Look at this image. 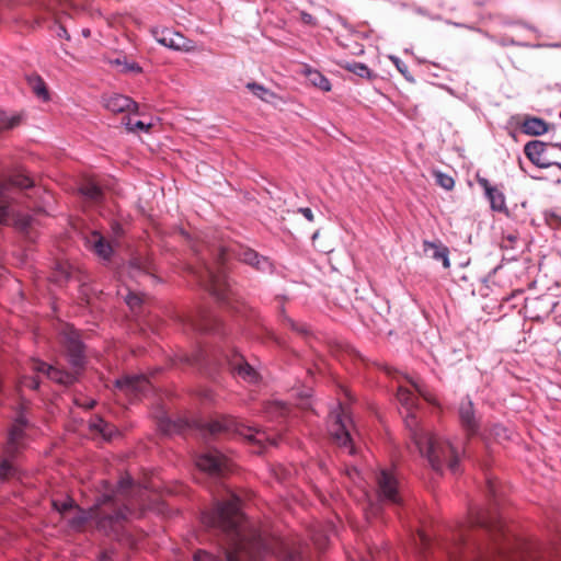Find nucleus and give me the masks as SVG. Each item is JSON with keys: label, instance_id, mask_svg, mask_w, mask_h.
Listing matches in <instances>:
<instances>
[{"label": "nucleus", "instance_id": "obj_1", "mask_svg": "<svg viewBox=\"0 0 561 561\" xmlns=\"http://www.w3.org/2000/svg\"><path fill=\"white\" fill-rule=\"evenodd\" d=\"M240 500L232 495L230 500L218 503L216 510L202 515V522L232 533V549L227 552V561H262L263 551H267L261 534L255 531L247 536L242 526Z\"/></svg>", "mask_w": 561, "mask_h": 561}, {"label": "nucleus", "instance_id": "obj_2", "mask_svg": "<svg viewBox=\"0 0 561 561\" xmlns=\"http://www.w3.org/2000/svg\"><path fill=\"white\" fill-rule=\"evenodd\" d=\"M405 427L421 455L428 460L435 471L440 472L446 466L453 473L459 472L462 450L455 447L449 440L443 439L432 432H425L414 415L409 414L405 417Z\"/></svg>", "mask_w": 561, "mask_h": 561}, {"label": "nucleus", "instance_id": "obj_3", "mask_svg": "<svg viewBox=\"0 0 561 561\" xmlns=\"http://www.w3.org/2000/svg\"><path fill=\"white\" fill-rule=\"evenodd\" d=\"M60 336L61 343L66 347L68 362L72 370L66 371L55 366L47 365L39 359H31L28 363V368L34 373L45 374L50 380L59 385L68 386L76 381L79 371L83 368V345L80 341L78 332L70 325H66Z\"/></svg>", "mask_w": 561, "mask_h": 561}, {"label": "nucleus", "instance_id": "obj_4", "mask_svg": "<svg viewBox=\"0 0 561 561\" xmlns=\"http://www.w3.org/2000/svg\"><path fill=\"white\" fill-rule=\"evenodd\" d=\"M113 507V497L104 494L89 510L76 506L75 515L68 519V524L73 529H80L88 520H95L99 529L107 531L116 523L126 518L127 508L115 511Z\"/></svg>", "mask_w": 561, "mask_h": 561}, {"label": "nucleus", "instance_id": "obj_5", "mask_svg": "<svg viewBox=\"0 0 561 561\" xmlns=\"http://www.w3.org/2000/svg\"><path fill=\"white\" fill-rule=\"evenodd\" d=\"M524 152L538 168L557 167L561 170V144L531 140L525 145Z\"/></svg>", "mask_w": 561, "mask_h": 561}, {"label": "nucleus", "instance_id": "obj_6", "mask_svg": "<svg viewBox=\"0 0 561 561\" xmlns=\"http://www.w3.org/2000/svg\"><path fill=\"white\" fill-rule=\"evenodd\" d=\"M353 422L345 413L341 404H337L330 413L328 419V431L335 444L347 449L348 454H354L352 445Z\"/></svg>", "mask_w": 561, "mask_h": 561}, {"label": "nucleus", "instance_id": "obj_7", "mask_svg": "<svg viewBox=\"0 0 561 561\" xmlns=\"http://www.w3.org/2000/svg\"><path fill=\"white\" fill-rule=\"evenodd\" d=\"M30 424L24 414H19L9 430L8 439L3 447V453L7 456H16L26 447V430Z\"/></svg>", "mask_w": 561, "mask_h": 561}, {"label": "nucleus", "instance_id": "obj_8", "mask_svg": "<svg viewBox=\"0 0 561 561\" xmlns=\"http://www.w3.org/2000/svg\"><path fill=\"white\" fill-rule=\"evenodd\" d=\"M199 470L209 476H220L230 469L229 460L217 450H210L196 458Z\"/></svg>", "mask_w": 561, "mask_h": 561}, {"label": "nucleus", "instance_id": "obj_9", "mask_svg": "<svg viewBox=\"0 0 561 561\" xmlns=\"http://www.w3.org/2000/svg\"><path fill=\"white\" fill-rule=\"evenodd\" d=\"M157 42L174 50L190 51L194 48L193 42L172 28H162L153 32Z\"/></svg>", "mask_w": 561, "mask_h": 561}, {"label": "nucleus", "instance_id": "obj_10", "mask_svg": "<svg viewBox=\"0 0 561 561\" xmlns=\"http://www.w3.org/2000/svg\"><path fill=\"white\" fill-rule=\"evenodd\" d=\"M459 421L468 437L477 434L479 422L476 417L473 403L470 400L462 401L458 409Z\"/></svg>", "mask_w": 561, "mask_h": 561}, {"label": "nucleus", "instance_id": "obj_11", "mask_svg": "<svg viewBox=\"0 0 561 561\" xmlns=\"http://www.w3.org/2000/svg\"><path fill=\"white\" fill-rule=\"evenodd\" d=\"M238 260L263 273L273 271V263L267 256L260 255L256 251L242 248L237 254Z\"/></svg>", "mask_w": 561, "mask_h": 561}, {"label": "nucleus", "instance_id": "obj_12", "mask_svg": "<svg viewBox=\"0 0 561 561\" xmlns=\"http://www.w3.org/2000/svg\"><path fill=\"white\" fill-rule=\"evenodd\" d=\"M85 245L93 251L100 259L110 260L113 254V248L99 231H92L85 237Z\"/></svg>", "mask_w": 561, "mask_h": 561}, {"label": "nucleus", "instance_id": "obj_13", "mask_svg": "<svg viewBox=\"0 0 561 561\" xmlns=\"http://www.w3.org/2000/svg\"><path fill=\"white\" fill-rule=\"evenodd\" d=\"M479 185L484 190V193L491 204V208L495 211H504L506 210V203L504 194L495 186L491 185V183L484 179H478Z\"/></svg>", "mask_w": 561, "mask_h": 561}, {"label": "nucleus", "instance_id": "obj_14", "mask_svg": "<svg viewBox=\"0 0 561 561\" xmlns=\"http://www.w3.org/2000/svg\"><path fill=\"white\" fill-rule=\"evenodd\" d=\"M230 367L232 373L241 378L242 380L253 383L257 381V373L256 370L249 365L242 356H236L230 362Z\"/></svg>", "mask_w": 561, "mask_h": 561}, {"label": "nucleus", "instance_id": "obj_15", "mask_svg": "<svg viewBox=\"0 0 561 561\" xmlns=\"http://www.w3.org/2000/svg\"><path fill=\"white\" fill-rule=\"evenodd\" d=\"M115 386L126 393H138L145 391L149 381L145 376H126L115 381Z\"/></svg>", "mask_w": 561, "mask_h": 561}, {"label": "nucleus", "instance_id": "obj_16", "mask_svg": "<svg viewBox=\"0 0 561 561\" xmlns=\"http://www.w3.org/2000/svg\"><path fill=\"white\" fill-rule=\"evenodd\" d=\"M105 107L113 113H123L125 111H137L138 105L128 96L122 94H113L105 99Z\"/></svg>", "mask_w": 561, "mask_h": 561}, {"label": "nucleus", "instance_id": "obj_17", "mask_svg": "<svg viewBox=\"0 0 561 561\" xmlns=\"http://www.w3.org/2000/svg\"><path fill=\"white\" fill-rule=\"evenodd\" d=\"M4 185L0 184V197L3 194ZM0 224L3 225H14L20 229H25L30 225V218L27 216L23 217H14L11 211L9 210L8 206L0 205Z\"/></svg>", "mask_w": 561, "mask_h": 561}, {"label": "nucleus", "instance_id": "obj_18", "mask_svg": "<svg viewBox=\"0 0 561 561\" xmlns=\"http://www.w3.org/2000/svg\"><path fill=\"white\" fill-rule=\"evenodd\" d=\"M205 286L219 299H224L226 297L227 284L224 275L207 271V280H205Z\"/></svg>", "mask_w": 561, "mask_h": 561}, {"label": "nucleus", "instance_id": "obj_19", "mask_svg": "<svg viewBox=\"0 0 561 561\" xmlns=\"http://www.w3.org/2000/svg\"><path fill=\"white\" fill-rule=\"evenodd\" d=\"M302 73L313 87L323 92H329L331 90L330 81L319 70L306 66Z\"/></svg>", "mask_w": 561, "mask_h": 561}, {"label": "nucleus", "instance_id": "obj_20", "mask_svg": "<svg viewBox=\"0 0 561 561\" xmlns=\"http://www.w3.org/2000/svg\"><path fill=\"white\" fill-rule=\"evenodd\" d=\"M423 250H424V252H428L430 250H432L433 259H435L436 261H440L445 268H448L450 266L449 250L447 247L437 244L432 241H424Z\"/></svg>", "mask_w": 561, "mask_h": 561}, {"label": "nucleus", "instance_id": "obj_21", "mask_svg": "<svg viewBox=\"0 0 561 561\" xmlns=\"http://www.w3.org/2000/svg\"><path fill=\"white\" fill-rule=\"evenodd\" d=\"M522 130L527 135L539 136L548 130V125L541 118L527 117L522 124Z\"/></svg>", "mask_w": 561, "mask_h": 561}, {"label": "nucleus", "instance_id": "obj_22", "mask_svg": "<svg viewBox=\"0 0 561 561\" xmlns=\"http://www.w3.org/2000/svg\"><path fill=\"white\" fill-rule=\"evenodd\" d=\"M397 398L402 407L405 408L407 413L404 419L411 414L416 417V415L412 412V409L415 407L416 397L407 388L399 387L397 392Z\"/></svg>", "mask_w": 561, "mask_h": 561}, {"label": "nucleus", "instance_id": "obj_23", "mask_svg": "<svg viewBox=\"0 0 561 561\" xmlns=\"http://www.w3.org/2000/svg\"><path fill=\"white\" fill-rule=\"evenodd\" d=\"M28 84L33 93L44 102L50 100V95L45 81L39 76H32L28 78Z\"/></svg>", "mask_w": 561, "mask_h": 561}, {"label": "nucleus", "instance_id": "obj_24", "mask_svg": "<svg viewBox=\"0 0 561 561\" xmlns=\"http://www.w3.org/2000/svg\"><path fill=\"white\" fill-rule=\"evenodd\" d=\"M388 504H400L402 502L400 495V484L397 478L388 471Z\"/></svg>", "mask_w": 561, "mask_h": 561}, {"label": "nucleus", "instance_id": "obj_25", "mask_svg": "<svg viewBox=\"0 0 561 561\" xmlns=\"http://www.w3.org/2000/svg\"><path fill=\"white\" fill-rule=\"evenodd\" d=\"M264 411L272 419L282 417L288 413V407L280 401L274 400L265 404Z\"/></svg>", "mask_w": 561, "mask_h": 561}, {"label": "nucleus", "instance_id": "obj_26", "mask_svg": "<svg viewBox=\"0 0 561 561\" xmlns=\"http://www.w3.org/2000/svg\"><path fill=\"white\" fill-rule=\"evenodd\" d=\"M15 456H7L3 453V457L0 458V478L1 479H5V478H9V477L13 476L15 469H14V466L12 463V459Z\"/></svg>", "mask_w": 561, "mask_h": 561}, {"label": "nucleus", "instance_id": "obj_27", "mask_svg": "<svg viewBox=\"0 0 561 561\" xmlns=\"http://www.w3.org/2000/svg\"><path fill=\"white\" fill-rule=\"evenodd\" d=\"M247 88L252 91V93L254 95H256L257 98H260L261 100L263 101H267V99L270 96H273V93L266 89L265 87L259 84V83H255V82H250L247 84Z\"/></svg>", "mask_w": 561, "mask_h": 561}, {"label": "nucleus", "instance_id": "obj_28", "mask_svg": "<svg viewBox=\"0 0 561 561\" xmlns=\"http://www.w3.org/2000/svg\"><path fill=\"white\" fill-rule=\"evenodd\" d=\"M10 184L13 186H18L21 188H28L33 185V181L28 178V175L24 173H16L10 178Z\"/></svg>", "mask_w": 561, "mask_h": 561}, {"label": "nucleus", "instance_id": "obj_29", "mask_svg": "<svg viewBox=\"0 0 561 561\" xmlns=\"http://www.w3.org/2000/svg\"><path fill=\"white\" fill-rule=\"evenodd\" d=\"M53 506L57 512L64 515L67 512L73 510L77 505L72 499L66 497L62 501L53 500Z\"/></svg>", "mask_w": 561, "mask_h": 561}, {"label": "nucleus", "instance_id": "obj_30", "mask_svg": "<svg viewBox=\"0 0 561 561\" xmlns=\"http://www.w3.org/2000/svg\"><path fill=\"white\" fill-rule=\"evenodd\" d=\"M80 192L82 195L93 201L99 199L101 196V188L94 183H88L81 186Z\"/></svg>", "mask_w": 561, "mask_h": 561}, {"label": "nucleus", "instance_id": "obj_31", "mask_svg": "<svg viewBox=\"0 0 561 561\" xmlns=\"http://www.w3.org/2000/svg\"><path fill=\"white\" fill-rule=\"evenodd\" d=\"M21 122V117L19 115L7 116L4 113H0V127L1 128H13L18 126Z\"/></svg>", "mask_w": 561, "mask_h": 561}, {"label": "nucleus", "instance_id": "obj_32", "mask_svg": "<svg viewBox=\"0 0 561 561\" xmlns=\"http://www.w3.org/2000/svg\"><path fill=\"white\" fill-rule=\"evenodd\" d=\"M124 125L126 126V129L128 131H136V130H144L148 131L151 127V124H145L142 121H136L134 122L131 118H127L126 122H124Z\"/></svg>", "mask_w": 561, "mask_h": 561}, {"label": "nucleus", "instance_id": "obj_33", "mask_svg": "<svg viewBox=\"0 0 561 561\" xmlns=\"http://www.w3.org/2000/svg\"><path fill=\"white\" fill-rule=\"evenodd\" d=\"M518 234L515 233V232H508L506 234L503 236L502 238V241H501V247L503 249H515L516 245H517V242H518Z\"/></svg>", "mask_w": 561, "mask_h": 561}, {"label": "nucleus", "instance_id": "obj_34", "mask_svg": "<svg viewBox=\"0 0 561 561\" xmlns=\"http://www.w3.org/2000/svg\"><path fill=\"white\" fill-rule=\"evenodd\" d=\"M470 523L472 525H478L485 528H493V523L488 519L484 515H480V513H477V516H473V513H471Z\"/></svg>", "mask_w": 561, "mask_h": 561}, {"label": "nucleus", "instance_id": "obj_35", "mask_svg": "<svg viewBox=\"0 0 561 561\" xmlns=\"http://www.w3.org/2000/svg\"><path fill=\"white\" fill-rule=\"evenodd\" d=\"M415 390L430 403L437 405L438 402L435 398V396L428 391L423 385L413 383Z\"/></svg>", "mask_w": 561, "mask_h": 561}, {"label": "nucleus", "instance_id": "obj_36", "mask_svg": "<svg viewBox=\"0 0 561 561\" xmlns=\"http://www.w3.org/2000/svg\"><path fill=\"white\" fill-rule=\"evenodd\" d=\"M19 387L20 388L25 387V388L36 390L39 387V381H38L37 377L23 376L19 381Z\"/></svg>", "mask_w": 561, "mask_h": 561}, {"label": "nucleus", "instance_id": "obj_37", "mask_svg": "<svg viewBox=\"0 0 561 561\" xmlns=\"http://www.w3.org/2000/svg\"><path fill=\"white\" fill-rule=\"evenodd\" d=\"M436 180L437 183L445 190H451L455 185V181L451 176L440 172L436 174Z\"/></svg>", "mask_w": 561, "mask_h": 561}, {"label": "nucleus", "instance_id": "obj_38", "mask_svg": "<svg viewBox=\"0 0 561 561\" xmlns=\"http://www.w3.org/2000/svg\"><path fill=\"white\" fill-rule=\"evenodd\" d=\"M417 545H420V550L422 553H424L431 543L430 537L425 534L423 530L417 531Z\"/></svg>", "mask_w": 561, "mask_h": 561}, {"label": "nucleus", "instance_id": "obj_39", "mask_svg": "<svg viewBox=\"0 0 561 561\" xmlns=\"http://www.w3.org/2000/svg\"><path fill=\"white\" fill-rule=\"evenodd\" d=\"M218 557L208 553L205 550H198L194 554V561H218Z\"/></svg>", "mask_w": 561, "mask_h": 561}, {"label": "nucleus", "instance_id": "obj_40", "mask_svg": "<svg viewBox=\"0 0 561 561\" xmlns=\"http://www.w3.org/2000/svg\"><path fill=\"white\" fill-rule=\"evenodd\" d=\"M125 301L131 309H135L140 306L141 298L137 294L128 293L125 297Z\"/></svg>", "mask_w": 561, "mask_h": 561}, {"label": "nucleus", "instance_id": "obj_41", "mask_svg": "<svg viewBox=\"0 0 561 561\" xmlns=\"http://www.w3.org/2000/svg\"><path fill=\"white\" fill-rule=\"evenodd\" d=\"M300 20L307 24V25H311V26H316L317 25V20L314 19V16L308 12H300Z\"/></svg>", "mask_w": 561, "mask_h": 561}, {"label": "nucleus", "instance_id": "obj_42", "mask_svg": "<svg viewBox=\"0 0 561 561\" xmlns=\"http://www.w3.org/2000/svg\"><path fill=\"white\" fill-rule=\"evenodd\" d=\"M390 59L396 64L398 70L404 76L408 77V66L401 64L398 58L390 56Z\"/></svg>", "mask_w": 561, "mask_h": 561}, {"label": "nucleus", "instance_id": "obj_43", "mask_svg": "<svg viewBox=\"0 0 561 561\" xmlns=\"http://www.w3.org/2000/svg\"><path fill=\"white\" fill-rule=\"evenodd\" d=\"M298 213H300L310 222L313 221V219H314L313 213H312L311 208H309V207L299 208Z\"/></svg>", "mask_w": 561, "mask_h": 561}, {"label": "nucleus", "instance_id": "obj_44", "mask_svg": "<svg viewBox=\"0 0 561 561\" xmlns=\"http://www.w3.org/2000/svg\"><path fill=\"white\" fill-rule=\"evenodd\" d=\"M355 73L359 75V76H364L365 73L368 72V69L365 65L363 64H356L354 65V68L352 69Z\"/></svg>", "mask_w": 561, "mask_h": 561}, {"label": "nucleus", "instance_id": "obj_45", "mask_svg": "<svg viewBox=\"0 0 561 561\" xmlns=\"http://www.w3.org/2000/svg\"><path fill=\"white\" fill-rule=\"evenodd\" d=\"M224 430V426L220 422L216 421V422H211L209 424V431L210 433L215 434V433H219Z\"/></svg>", "mask_w": 561, "mask_h": 561}, {"label": "nucleus", "instance_id": "obj_46", "mask_svg": "<svg viewBox=\"0 0 561 561\" xmlns=\"http://www.w3.org/2000/svg\"><path fill=\"white\" fill-rule=\"evenodd\" d=\"M131 484V479L129 477L122 478L118 482V490L123 491L127 489Z\"/></svg>", "mask_w": 561, "mask_h": 561}, {"label": "nucleus", "instance_id": "obj_47", "mask_svg": "<svg viewBox=\"0 0 561 561\" xmlns=\"http://www.w3.org/2000/svg\"><path fill=\"white\" fill-rule=\"evenodd\" d=\"M282 558H283V561H296V559H300L301 556H300V553L295 552V553H287V554L283 556Z\"/></svg>", "mask_w": 561, "mask_h": 561}, {"label": "nucleus", "instance_id": "obj_48", "mask_svg": "<svg viewBox=\"0 0 561 561\" xmlns=\"http://www.w3.org/2000/svg\"><path fill=\"white\" fill-rule=\"evenodd\" d=\"M543 302H545V299H543V298H541V297H536V298H534V299L528 300V302H527L528 305H527V306H530V307H533V308H536L537 306H539V305H541V304H543Z\"/></svg>", "mask_w": 561, "mask_h": 561}, {"label": "nucleus", "instance_id": "obj_49", "mask_svg": "<svg viewBox=\"0 0 561 561\" xmlns=\"http://www.w3.org/2000/svg\"><path fill=\"white\" fill-rule=\"evenodd\" d=\"M284 321H285V322H286V323H287V324H288L293 330H297V331H300V332H305V330H302V329L298 328V327L296 325V323H295L290 318L285 317V318H284Z\"/></svg>", "mask_w": 561, "mask_h": 561}, {"label": "nucleus", "instance_id": "obj_50", "mask_svg": "<svg viewBox=\"0 0 561 561\" xmlns=\"http://www.w3.org/2000/svg\"><path fill=\"white\" fill-rule=\"evenodd\" d=\"M379 485H380L381 490H383L386 488V471L385 470L380 471Z\"/></svg>", "mask_w": 561, "mask_h": 561}, {"label": "nucleus", "instance_id": "obj_51", "mask_svg": "<svg viewBox=\"0 0 561 561\" xmlns=\"http://www.w3.org/2000/svg\"><path fill=\"white\" fill-rule=\"evenodd\" d=\"M257 435H260V432L256 431L255 434H250L248 437H249V439H253V440H255L257 443H261L262 439L259 438Z\"/></svg>", "mask_w": 561, "mask_h": 561}, {"label": "nucleus", "instance_id": "obj_52", "mask_svg": "<svg viewBox=\"0 0 561 561\" xmlns=\"http://www.w3.org/2000/svg\"><path fill=\"white\" fill-rule=\"evenodd\" d=\"M489 491L494 496V484L491 481H489Z\"/></svg>", "mask_w": 561, "mask_h": 561}, {"label": "nucleus", "instance_id": "obj_53", "mask_svg": "<svg viewBox=\"0 0 561 561\" xmlns=\"http://www.w3.org/2000/svg\"><path fill=\"white\" fill-rule=\"evenodd\" d=\"M551 306H552L551 304H548V305L546 306V309H545V311H543V313H545V314H548V313L551 311Z\"/></svg>", "mask_w": 561, "mask_h": 561}, {"label": "nucleus", "instance_id": "obj_54", "mask_svg": "<svg viewBox=\"0 0 561 561\" xmlns=\"http://www.w3.org/2000/svg\"><path fill=\"white\" fill-rule=\"evenodd\" d=\"M535 179L538 181H547L548 180V178L546 175L536 176Z\"/></svg>", "mask_w": 561, "mask_h": 561}, {"label": "nucleus", "instance_id": "obj_55", "mask_svg": "<svg viewBox=\"0 0 561 561\" xmlns=\"http://www.w3.org/2000/svg\"><path fill=\"white\" fill-rule=\"evenodd\" d=\"M82 34L88 37L90 35V30H83L82 31Z\"/></svg>", "mask_w": 561, "mask_h": 561}, {"label": "nucleus", "instance_id": "obj_56", "mask_svg": "<svg viewBox=\"0 0 561 561\" xmlns=\"http://www.w3.org/2000/svg\"><path fill=\"white\" fill-rule=\"evenodd\" d=\"M552 182L556 183V184H560L561 183V179L558 178V179L553 180Z\"/></svg>", "mask_w": 561, "mask_h": 561}, {"label": "nucleus", "instance_id": "obj_57", "mask_svg": "<svg viewBox=\"0 0 561 561\" xmlns=\"http://www.w3.org/2000/svg\"><path fill=\"white\" fill-rule=\"evenodd\" d=\"M93 407H94V401L89 402L88 408H93Z\"/></svg>", "mask_w": 561, "mask_h": 561}, {"label": "nucleus", "instance_id": "obj_58", "mask_svg": "<svg viewBox=\"0 0 561 561\" xmlns=\"http://www.w3.org/2000/svg\"><path fill=\"white\" fill-rule=\"evenodd\" d=\"M309 407H310L309 402L302 404V408H309Z\"/></svg>", "mask_w": 561, "mask_h": 561}, {"label": "nucleus", "instance_id": "obj_59", "mask_svg": "<svg viewBox=\"0 0 561 561\" xmlns=\"http://www.w3.org/2000/svg\"><path fill=\"white\" fill-rule=\"evenodd\" d=\"M131 69H137V70H139V67H138V66H137V67L131 66Z\"/></svg>", "mask_w": 561, "mask_h": 561}]
</instances>
